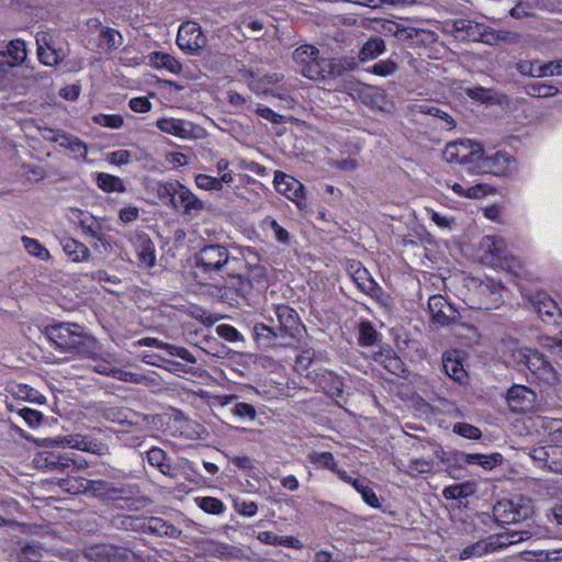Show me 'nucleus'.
I'll list each match as a JSON object with an SVG mask.
<instances>
[{
  "label": "nucleus",
  "instance_id": "nucleus-1",
  "mask_svg": "<svg viewBox=\"0 0 562 562\" xmlns=\"http://www.w3.org/2000/svg\"><path fill=\"white\" fill-rule=\"evenodd\" d=\"M47 339L61 352L91 358L95 353V339L76 323H58L45 328Z\"/></svg>",
  "mask_w": 562,
  "mask_h": 562
},
{
  "label": "nucleus",
  "instance_id": "nucleus-2",
  "mask_svg": "<svg viewBox=\"0 0 562 562\" xmlns=\"http://www.w3.org/2000/svg\"><path fill=\"white\" fill-rule=\"evenodd\" d=\"M318 53L312 45L300 46L293 52L294 60L302 66V75L308 79L324 80L327 77H337L356 67L353 59H319Z\"/></svg>",
  "mask_w": 562,
  "mask_h": 562
},
{
  "label": "nucleus",
  "instance_id": "nucleus-3",
  "mask_svg": "<svg viewBox=\"0 0 562 562\" xmlns=\"http://www.w3.org/2000/svg\"><path fill=\"white\" fill-rule=\"evenodd\" d=\"M236 261L229 256L228 249L220 244L206 245L194 255L195 267L207 276L224 273Z\"/></svg>",
  "mask_w": 562,
  "mask_h": 562
},
{
  "label": "nucleus",
  "instance_id": "nucleus-4",
  "mask_svg": "<svg viewBox=\"0 0 562 562\" xmlns=\"http://www.w3.org/2000/svg\"><path fill=\"white\" fill-rule=\"evenodd\" d=\"M533 506L528 498L502 499L493 507V517L498 524H518L530 518Z\"/></svg>",
  "mask_w": 562,
  "mask_h": 562
},
{
  "label": "nucleus",
  "instance_id": "nucleus-5",
  "mask_svg": "<svg viewBox=\"0 0 562 562\" xmlns=\"http://www.w3.org/2000/svg\"><path fill=\"white\" fill-rule=\"evenodd\" d=\"M483 156V146L471 139L449 143L443 150V158L449 164H474Z\"/></svg>",
  "mask_w": 562,
  "mask_h": 562
},
{
  "label": "nucleus",
  "instance_id": "nucleus-6",
  "mask_svg": "<svg viewBox=\"0 0 562 562\" xmlns=\"http://www.w3.org/2000/svg\"><path fill=\"white\" fill-rule=\"evenodd\" d=\"M122 525L126 529L140 530L157 536L176 537L179 533V530L173 525L159 517L139 519L128 516L124 517Z\"/></svg>",
  "mask_w": 562,
  "mask_h": 562
},
{
  "label": "nucleus",
  "instance_id": "nucleus-7",
  "mask_svg": "<svg viewBox=\"0 0 562 562\" xmlns=\"http://www.w3.org/2000/svg\"><path fill=\"white\" fill-rule=\"evenodd\" d=\"M36 462L38 467L55 472H64L70 467L78 470L86 469L88 467L87 461L75 452H67L64 454L45 452L38 456Z\"/></svg>",
  "mask_w": 562,
  "mask_h": 562
},
{
  "label": "nucleus",
  "instance_id": "nucleus-8",
  "mask_svg": "<svg viewBox=\"0 0 562 562\" xmlns=\"http://www.w3.org/2000/svg\"><path fill=\"white\" fill-rule=\"evenodd\" d=\"M273 186L279 193L295 202L300 209L306 205L305 188L294 177L277 170L273 177Z\"/></svg>",
  "mask_w": 562,
  "mask_h": 562
},
{
  "label": "nucleus",
  "instance_id": "nucleus-9",
  "mask_svg": "<svg viewBox=\"0 0 562 562\" xmlns=\"http://www.w3.org/2000/svg\"><path fill=\"white\" fill-rule=\"evenodd\" d=\"M86 555L94 562H131L133 552L125 547L100 543L87 549Z\"/></svg>",
  "mask_w": 562,
  "mask_h": 562
},
{
  "label": "nucleus",
  "instance_id": "nucleus-10",
  "mask_svg": "<svg viewBox=\"0 0 562 562\" xmlns=\"http://www.w3.org/2000/svg\"><path fill=\"white\" fill-rule=\"evenodd\" d=\"M53 442L67 446L70 449L90 452L99 457L109 456L111 453L110 447L106 443L81 434L64 436L54 439Z\"/></svg>",
  "mask_w": 562,
  "mask_h": 562
},
{
  "label": "nucleus",
  "instance_id": "nucleus-11",
  "mask_svg": "<svg viewBox=\"0 0 562 562\" xmlns=\"http://www.w3.org/2000/svg\"><path fill=\"white\" fill-rule=\"evenodd\" d=\"M205 44L206 36L198 23L188 21L180 25L177 34V45L180 49L195 53L203 48Z\"/></svg>",
  "mask_w": 562,
  "mask_h": 562
},
{
  "label": "nucleus",
  "instance_id": "nucleus-12",
  "mask_svg": "<svg viewBox=\"0 0 562 562\" xmlns=\"http://www.w3.org/2000/svg\"><path fill=\"white\" fill-rule=\"evenodd\" d=\"M504 288L501 283L492 280H482L475 288V294L479 296L476 307L481 310L497 308L503 303Z\"/></svg>",
  "mask_w": 562,
  "mask_h": 562
},
{
  "label": "nucleus",
  "instance_id": "nucleus-13",
  "mask_svg": "<svg viewBox=\"0 0 562 562\" xmlns=\"http://www.w3.org/2000/svg\"><path fill=\"white\" fill-rule=\"evenodd\" d=\"M506 400L513 412L526 413L535 408L537 394L525 385L514 384L507 391Z\"/></svg>",
  "mask_w": 562,
  "mask_h": 562
},
{
  "label": "nucleus",
  "instance_id": "nucleus-14",
  "mask_svg": "<svg viewBox=\"0 0 562 562\" xmlns=\"http://www.w3.org/2000/svg\"><path fill=\"white\" fill-rule=\"evenodd\" d=\"M274 314L278 324L274 325L278 329V334H281L283 338L295 337L300 330L299 316L295 310L288 305L276 306Z\"/></svg>",
  "mask_w": 562,
  "mask_h": 562
},
{
  "label": "nucleus",
  "instance_id": "nucleus-15",
  "mask_svg": "<svg viewBox=\"0 0 562 562\" xmlns=\"http://www.w3.org/2000/svg\"><path fill=\"white\" fill-rule=\"evenodd\" d=\"M449 33L459 41L476 42L482 37L483 24L468 19H457L447 24Z\"/></svg>",
  "mask_w": 562,
  "mask_h": 562
},
{
  "label": "nucleus",
  "instance_id": "nucleus-16",
  "mask_svg": "<svg viewBox=\"0 0 562 562\" xmlns=\"http://www.w3.org/2000/svg\"><path fill=\"white\" fill-rule=\"evenodd\" d=\"M100 415L108 422L124 425L132 424L135 419H142V422L148 424V416L142 413H137L128 407L123 406H104L100 408Z\"/></svg>",
  "mask_w": 562,
  "mask_h": 562
},
{
  "label": "nucleus",
  "instance_id": "nucleus-17",
  "mask_svg": "<svg viewBox=\"0 0 562 562\" xmlns=\"http://www.w3.org/2000/svg\"><path fill=\"white\" fill-rule=\"evenodd\" d=\"M428 308L432 322L440 326H447L456 318V310L441 295L430 296L428 300Z\"/></svg>",
  "mask_w": 562,
  "mask_h": 562
},
{
  "label": "nucleus",
  "instance_id": "nucleus-18",
  "mask_svg": "<svg viewBox=\"0 0 562 562\" xmlns=\"http://www.w3.org/2000/svg\"><path fill=\"white\" fill-rule=\"evenodd\" d=\"M177 201L179 210H182V214L190 218L196 217L205 207L204 202L182 183L177 192Z\"/></svg>",
  "mask_w": 562,
  "mask_h": 562
},
{
  "label": "nucleus",
  "instance_id": "nucleus-19",
  "mask_svg": "<svg viewBox=\"0 0 562 562\" xmlns=\"http://www.w3.org/2000/svg\"><path fill=\"white\" fill-rule=\"evenodd\" d=\"M147 424L143 422L139 423V419H135L134 423L130 424L131 429H117L114 430L116 439L125 447L128 448H138L140 447L147 435L145 426Z\"/></svg>",
  "mask_w": 562,
  "mask_h": 562
},
{
  "label": "nucleus",
  "instance_id": "nucleus-20",
  "mask_svg": "<svg viewBox=\"0 0 562 562\" xmlns=\"http://www.w3.org/2000/svg\"><path fill=\"white\" fill-rule=\"evenodd\" d=\"M442 367L446 374L453 381L459 383H464L467 381L468 374L457 350H450L443 353Z\"/></svg>",
  "mask_w": 562,
  "mask_h": 562
},
{
  "label": "nucleus",
  "instance_id": "nucleus-21",
  "mask_svg": "<svg viewBox=\"0 0 562 562\" xmlns=\"http://www.w3.org/2000/svg\"><path fill=\"white\" fill-rule=\"evenodd\" d=\"M480 247L492 262H502L507 258L506 243L499 236H484Z\"/></svg>",
  "mask_w": 562,
  "mask_h": 562
},
{
  "label": "nucleus",
  "instance_id": "nucleus-22",
  "mask_svg": "<svg viewBox=\"0 0 562 562\" xmlns=\"http://www.w3.org/2000/svg\"><path fill=\"white\" fill-rule=\"evenodd\" d=\"M26 45L22 40H13L7 46V50L0 52V67H14L26 58Z\"/></svg>",
  "mask_w": 562,
  "mask_h": 562
},
{
  "label": "nucleus",
  "instance_id": "nucleus-23",
  "mask_svg": "<svg viewBox=\"0 0 562 562\" xmlns=\"http://www.w3.org/2000/svg\"><path fill=\"white\" fill-rule=\"evenodd\" d=\"M316 383L326 394L337 398L342 396L344 382L338 374L326 369H322L316 373Z\"/></svg>",
  "mask_w": 562,
  "mask_h": 562
},
{
  "label": "nucleus",
  "instance_id": "nucleus-24",
  "mask_svg": "<svg viewBox=\"0 0 562 562\" xmlns=\"http://www.w3.org/2000/svg\"><path fill=\"white\" fill-rule=\"evenodd\" d=\"M156 126L164 133L188 139L192 136V124L180 119L165 117L157 121Z\"/></svg>",
  "mask_w": 562,
  "mask_h": 562
},
{
  "label": "nucleus",
  "instance_id": "nucleus-25",
  "mask_svg": "<svg viewBox=\"0 0 562 562\" xmlns=\"http://www.w3.org/2000/svg\"><path fill=\"white\" fill-rule=\"evenodd\" d=\"M59 244L63 251L72 262H86L90 259V249L81 241L72 237H61Z\"/></svg>",
  "mask_w": 562,
  "mask_h": 562
},
{
  "label": "nucleus",
  "instance_id": "nucleus-26",
  "mask_svg": "<svg viewBox=\"0 0 562 562\" xmlns=\"http://www.w3.org/2000/svg\"><path fill=\"white\" fill-rule=\"evenodd\" d=\"M533 311L543 319L550 321L558 312V304L546 293H536L528 297Z\"/></svg>",
  "mask_w": 562,
  "mask_h": 562
},
{
  "label": "nucleus",
  "instance_id": "nucleus-27",
  "mask_svg": "<svg viewBox=\"0 0 562 562\" xmlns=\"http://www.w3.org/2000/svg\"><path fill=\"white\" fill-rule=\"evenodd\" d=\"M477 164L479 168H481L484 172L499 175L508 169L509 157L502 151H496L492 155H488L484 150V156L480 158Z\"/></svg>",
  "mask_w": 562,
  "mask_h": 562
},
{
  "label": "nucleus",
  "instance_id": "nucleus-28",
  "mask_svg": "<svg viewBox=\"0 0 562 562\" xmlns=\"http://www.w3.org/2000/svg\"><path fill=\"white\" fill-rule=\"evenodd\" d=\"M397 40L411 41L414 44H419V43L427 44V43L436 42L437 34L432 31L415 29V27H406V26L400 24Z\"/></svg>",
  "mask_w": 562,
  "mask_h": 562
},
{
  "label": "nucleus",
  "instance_id": "nucleus-29",
  "mask_svg": "<svg viewBox=\"0 0 562 562\" xmlns=\"http://www.w3.org/2000/svg\"><path fill=\"white\" fill-rule=\"evenodd\" d=\"M278 333L276 326L266 325L263 323H257L252 328L254 339L261 348H269L276 344L278 338H283V336Z\"/></svg>",
  "mask_w": 562,
  "mask_h": 562
},
{
  "label": "nucleus",
  "instance_id": "nucleus-30",
  "mask_svg": "<svg viewBox=\"0 0 562 562\" xmlns=\"http://www.w3.org/2000/svg\"><path fill=\"white\" fill-rule=\"evenodd\" d=\"M59 146L69 150L74 155V158L77 161H80V162L87 161L88 146L79 137H77L72 134L65 133L61 136Z\"/></svg>",
  "mask_w": 562,
  "mask_h": 562
},
{
  "label": "nucleus",
  "instance_id": "nucleus-31",
  "mask_svg": "<svg viewBox=\"0 0 562 562\" xmlns=\"http://www.w3.org/2000/svg\"><path fill=\"white\" fill-rule=\"evenodd\" d=\"M531 349L510 344L504 351L505 362L507 366L524 370Z\"/></svg>",
  "mask_w": 562,
  "mask_h": 562
},
{
  "label": "nucleus",
  "instance_id": "nucleus-32",
  "mask_svg": "<svg viewBox=\"0 0 562 562\" xmlns=\"http://www.w3.org/2000/svg\"><path fill=\"white\" fill-rule=\"evenodd\" d=\"M146 459L151 467L157 468L162 474L172 477L175 475L173 467L167 461V453L158 448L153 447L147 451Z\"/></svg>",
  "mask_w": 562,
  "mask_h": 562
},
{
  "label": "nucleus",
  "instance_id": "nucleus-33",
  "mask_svg": "<svg viewBox=\"0 0 562 562\" xmlns=\"http://www.w3.org/2000/svg\"><path fill=\"white\" fill-rule=\"evenodd\" d=\"M561 452L558 446L536 447L530 451V457L549 469L557 470V462L553 460Z\"/></svg>",
  "mask_w": 562,
  "mask_h": 562
},
{
  "label": "nucleus",
  "instance_id": "nucleus-34",
  "mask_svg": "<svg viewBox=\"0 0 562 562\" xmlns=\"http://www.w3.org/2000/svg\"><path fill=\"white\" fill-rule=\"evenodd\" d=\"M460 459L468 464H477L485 470H492L502 463L499 453L482 454V453H462Z\"/></svg>",
  "mask_w": 562,
  "mask_h": 562
},
{
  "label": "nucleus",
  "instance_id": "nucleus-35",
  "mask_svg": "<svg viewBox=\"0 0 562 562\" xmlns=\"http://www.w3.org/2000/svg\"><path fill=\"white\" fill-rule=\"evenodd\" d=\"M257 538L260 542L270 546H281L294 549H301L303 547L302 542L297 538L292 536H278L272 531L259 532Z\"/></svg>",
  "mask_w": 562,
  "mask_h": 562
},
{
  "label": "nucleus",
  "instance_id": "nucleus-36",
  "mask_svg": "<svg viewBox=\"0 0 562 562\" xmlns=\"http://www.w3.org/2000/svg\"><path fill=\"white\" fill-rule=\"evenodd\" d=\"M78 226L81 228L83 235L94 239H100L101 233L105 229L103 223L97 220L94 216L86 215L79 212Z\"/></svg>",
  "mask_w": 562,
  "mask_h": 562
},
{
  "label": "nucleus",
  "instance_id": "nucleus-37",
  "mask_svg": "<svg viewBox=\"0 0 562 562\" xmlns=\"http://www.w3.org/2000/svg\"><path fill=\"white\" fill-rule=\"evenodd\" d=\"M525 369L538 378H546L551 371V364L537 350L531 349Z\"/></svg>",
  "mask_w": 562,
  "mask_h": 562
},
{
  "label": "nucleus",
  "instance_id": "nucleus-38",
  "mask_svg": "<svg viewBox=\"0 0 562 562\" xmlns=\"http://www.w3.org/2000/svg\"><path fill=\"white\" fill-rule=\"evenodd\" d=\"M180 184L181 183L179 181L173 180L165 183H159L157 188L158 198L176 211H179L177 192Z\"/></svg>",
  "mask_w": 562,
  "mask_h": 562
},
{
  "label": "nucleus",
  "instance_id": "nucleus-39",
  "mask_svg": "<svg viewBox=\"0 0 562 562\" xmlns=\"http://www.w3.org/2000/svg\"><path fill=\"white\" fill-rule=\"evenodd\" d=\"M137 257L139 262L147 267H154L156 263V254H155V246L150 238L147 236H139L138 237V249H137Z\"/></svg>",
  "mask_w": 562,
  "mask_h": 562
},
{
  "label": "nucleus",
  "instance_id": "nucleus-40",
  "mask_svg": "<svg viewBox=\"0 0 562 562\" xmlns=\"http://www.w3.org/2000/svg\"><path fill=\"white\" fill-rule=\"evenodd\" d=\"M37 44V56L42 64L45 66H54L59 61V56L55 49H53L48 43L46 42L45 34H37L36 36Z\"/></svg>",
  "mask_w": 562,
  "mask_h": 562
},
{
  "label": "nucleus",
  "instance_id": "nucleus-41",
  "mask_svg": "<svg viewBox=\"0 0 562 562\" xmlns=\"http://www.w3.org/2000/svg\"><path fill=\"white\" fill-rule=\"evenodd\" d=\"M359 95L362 102L371 108L381 109L385 103V92L378 87L364 86L361 88Z\"/></svg>",
  "mask_w": 562,
  "mask_h": 562
},
{
  "label": "nucleus",
  "instance_id": "nucleus-42",
  "mask_svg": "<svg viewBox=\"0 0 562 562\" xmlns=\"http://www.w3.org/2000/svg\"><path fill=\"white\" fill-rule=\"evenodd\" d=\"M224 286L235 291L238 295H246L251 288L250 282L245 279L240 273L231 272L229 268L225 271Z\"/></svg>",
  "mask_w": 562,
  "mask_h": 562
},
{
  "label": "nucleus",
  "instance_id": "nucleus-43",
  "mask_svg": "<svg viewBox=\"0 0 562 562\" xmlns=\"http://www.w3.org/2000/svg\"><path fill=\"white\" fill-rule=\"evenodd\" d=\"M122 44L123 36L119 31L111 27H104L101 30L99 40V46L101 48L112 52L117 49Z\"/></svg>",
  "mask_w": 562,
  "mask_h": 562
},
{
  "label": "nucleus",
  "instance_id": "nucleus-44",
  "mask_svg": "<svg viewBox=\"0 0 562 562\" xmlns=\"http://www.w3.org/2000/svg\"><path fill=\"white\" fill-rule=\"evenodd\" d=\"M385 49L384 41L381 37H373L367 41L359 52L361 61H367L376 58Z\"/></svg>",
  "mask_w": 562,
  "mask_h": 562
},
{
  "label": "nucleus",
  "instance_id": "nucleus-45",
  "mask_svg": "<svg viewBox=\"0 0 562 562\" xmlns=\"http://www.w3.org/2000/svg\"><path fill=\"white\" fill-rule=\"evenodd\" d=\"M149 58H150V63L156 68H165L173 74L179 72L181 69V65L179 64V61L169 54L161 53V52H154L150 54Z\"/></svg>",
  "mask_w": 562,
  "mask_h": 562
},
{
  "label": "nucleus",
  "instance_id": "nucleus-46",
  "mask_svg": "<svg viewBox=\"0 0 562 562\" xmlns=\"http://www.w3.org/2000/svg\"><path fill=\"white\" fill-rule=\"evenodd\" d=\"M97 184L105 192L125 191V187L121 178L105 172H100L98 175Z\"/></svg>",
  "mask_w": 562,
  "mask_h": 562
},
{
  "label": "nucleus",
  "instance_id": "nucleus-47",
  "mask_svg": "<svg viewBox=\"0 0 562 562\" xmlns=\"http://www.w3.org/2000/svg\"><path fill=\"white\" fill-rule=\"evenodd\" d=\"M434 463L431 460L424 458H412L407 461L405 468V474L411 477H417L420 474L430 473L432 471Z\"/></svg>",
  "mask_w": 562,
  "mask_h": 562
},
{
  "label": "nucleus",
  "instance_id": "nucleus-48",
  "mask_svg": "<svg viewBox=\"0 0 562 562\" xmlns=\"http://www.w3.org/2000/svg\"><path fill=\"white\" fill-rule=\"evenodd\" d=\"M525 92L532 98H550L559 93V89L555 86L531 82L524 87Z\"/></svg>",
  "mask_w": 562,
  "mask_h": 562
},
{
  "label": "nucleus",
  "instance_id": "nucleus-49",
  "mask_svg": "<svg viewBox=\"0 0 562 562\" xmlns=\"http://www.w3.org/2000/svg\"><path fill=\"white\" fill-rule=\"evenodd\" d=\"M22 243L29 255L43 261H47L50 259V254L48 249L45 246H43L38 240L27 236H23Z\"/></svg>",
  "mask_w": 562,
  "mask_h": 562
},
{
  "label": "nucleus",
  "instance_id": "nucleus-50",
  "mask_svg": "<svg viewBox=\"0 0 562 562\" xmlns=\"http://www.w3.org/2000/svg\"><path fill=\"white\" fill-rule=\"evenodd\" d=\"M490 539L479 540L473 544L465 547L460 553V558L462 560L471 559V558H480L486 553L493 552L492 547L490 546Z\"/></svg>",
  "mask_w": 562,
  "mask_h": 562
},
{
  "label": "nucleus",
  "instance_id": "nucleus-51",
  "mask_svg": "<svg viewBox=\"0 0 562 562\" xmlns=\"http://www.w3.org/2000/svg\"><path fill=\"white\" fill-rule=\"evenodd\" d=\"M43 557V548L33 542L23 546L18 553V562H40Z\"/></svg>",
  "mask_w": 562,
  "mask_h": 562
},
{
  "label": "nucleus",
  "instance_id": "nucleus-52",
  "mask_svg": "<svg viewBox=\"0 0 562 562\" xmlns=\"http://www.w3.org/2000/svg\"><path fill=\"white\" fill-rule=\"evenodd\" d=\"M419 112L440 119L443 122L442 127H445L447 130H452L456 126V123H454V120L452 119V116L436 105L422 104V105H419Z\"/></svg>",
  "mask_w": 562,
  "mask_h": 562
},
{
  "label": "nucleus",
  "instance_id": "nucleus-53",
  "mask_svg": "<svg viewBox=\"0 0 562 562\" xmlns=\"http://www.w3.org/2000/svg\"><path fill=\"white\" fill-rule=\"evenodd\" d=\"M353 279L362 292L372 294L375 291L376 283L370 277L367 269L360 267L357 268L353 274Z\"/></svg>",
  "mask_w": 562,
  "mask_h": 562
},
{
  "label": "nucleus",
  "instance_id": "nucleus-54",
  "mask_svg": "<svg viewBox=\"0 0 562 562\" xmlns=\"http://www.w3.org/2000/svg\"><path fill=\"white\" fill-rule=\"evenodd\" d=\"M515 68L524 76L542 78V64L539 60H519L515 64Z\"/></svg>",
  "mask_w": 562,
  "mask_h": 562
},
{
  "label": "nucleus",
  "instance_id": "nucleus-55",
  "mask_svg": "<svg viewBox=\"0 0 562 562\" xmlns=\"http://www.w3.org/2000/svg\"><path fill=\"white\" fill-rule=\"evenodd\" d=\"M308 459L317 468H325L333 472L337 469V462L330 452H313Z\"/></svg>",
  "mask_w": 562,
  "mask_h": 562
},
{
  "label": "nucleus",
  "instance_id": "nucleus-56",
  "mask_svg": "<svg viewBox=\"0 0 562 562\" xmlns=\"http://www.w3.org/2000/svg\"><path fill=\"white\" fill-rule=\"evenodd\" d=\"M195 502L198 506L207 514L218 515L225 509L223 502L215 497H198Z\"/></svg>",
  "mask_w": 562,
  "mask_h": 562
},
{
  "label": "nucleus",
  "instance_id": "nucleus-57",
  "mask_svg": "<svg viewBox=\"0 0 562 562\" xmlns=\"http://www.w3.org/2000/svg\"><path fill=\"white\" fill-rule=\"evenodd\" d=\"M249 78L250 88L257 92L261 90V85H276L282 80V76L276 72L259 77L255 75L252 71H249Z\"/></svg>",
  "mask_w": 562,
  "mask_h": 562
},
{
  "label": "nucleus",
  "instance_id": "nucleus-58",
  "mask_svg": "<svg viewBox=\"0 0 562 562\" xmlns=\"http://www.w3.org/2000/svg\"><path fill=\"white\" fill-rule=\"evenodd\" d=\"M397 68H398L397 64L394 60H392L391 58H389V59H384V60H380V61L375 63L374 65L369 67L367 69V71L374 74L376 76H380V77H387V76L393 75L397 70Z\"/></svg>",
  "mask_w": 562,
  "mask_h": 562
},
{
  "label": "nucleus",
  "instance_id": "nucleus-59",
  "mask_svg": "<svg viewBox=\"0 0 562 562\" xmlns=\"http://www.w3.org/2000/svg\"><path fill=\"white\" fill-rule=\"evenodd\" d=\"M379 337L378 331L369 322H363L359 327V344L362 346H372Z\"/></svg>",
  "mask_w": 562,
  "mask_h": 562
},
{
  "label": "nucleus",
  "instance_id": "nucleus-60",
  "mask_svg": "<svg viewBox=\"0 0 562 562\" xmlns=\"http://www.w3.org/2000/svg\"><path fill=\"white\" fill-rule=\"evenodd\" d=\"M447 186L450 187L452 189V191L460 196L477 199V198H482L486 194L485 187L482 184H476V186L470 187L467 190H464L463 187L459 183H453L451 186L449 183H447Z\"/></svg>",
  "mask_w": 562,
  "mask_h": 562
},
{
  "label": "nucleus",
  "instance_id": "nucleus-61",
  "mask_svg": "<svg viewBox=\"0 0 562 562\" xmlns=\"http://www.w3.org/2000/svg\"><path fill=\"white\" fill-rule=\"evenodd\" d=\"M231 413L239 419L255 420L257 417V411L255 406L245 402L235 403V405L231 408Z\"/></svg>",
  "mask_w": 562,
  "mask_h": 562
},
{
  "label": "nucleus",
  "instance_id": "nucleus-62",
  "mask_svg": "<svg viewBox=\"0 0 562 562\" xmlns=\"http://www.w3.org/2000/svg\"><path fill=\"white\" fill-rule=\"evenodd\" d=\"M442 494L447 499H461L472 494V488L469 484H456L447 486Z\"/></svg>",
  "mask_w": 562,
  "mask_h": 562
},
{
  "label": "nucleus",
  "instance_id": "nucleus-63",
  "mask_svg": "<svg viewBox=\"0 0 562 562\" xmlns=\"http://www.w3.org/2000/svg\"><path fill=\"white\" fill-rule=\"evenodd\" d=\"M194 182L199 189L206 190V191H221L222 186L221 181H217V178L205 175V173H199L194 178Z\"/></svg>",
  "mask_w": 562,
  "mask_h": 562
},
{
  "label": "nucleus",
  "instance_id": "nucleus-64",
  "mask_svg": "<svg viewBox=\"0 0 562 562\" xmlns=\"http://www.w3.org/2000/svg\"><path fill=\"white\" fill-rule=\"evenodd\" d=\"M93 121L101 126L110 128H120L124 123L123 117L119 114H99L93 117Z\"/></svg>",
  "mask_w": 562,
  "mask_h": 562
}]
</instances>
